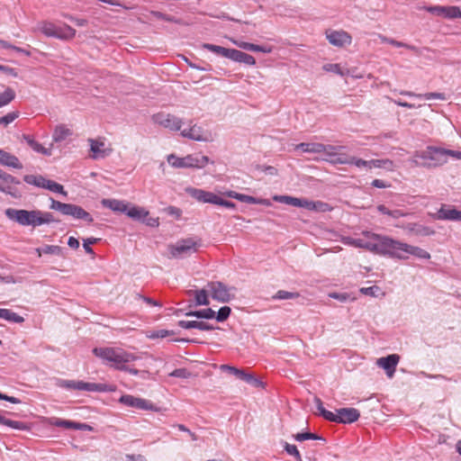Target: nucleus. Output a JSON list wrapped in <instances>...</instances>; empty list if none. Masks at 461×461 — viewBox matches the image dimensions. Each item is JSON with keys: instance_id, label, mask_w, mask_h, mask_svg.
<instances>
[{"instance_id": "obj_36", "label": "nucleus", "mask_w": 461, "mask_h": 461, "mask_svg": "<svg viewBox=\"0 0 461 461\" xmlns=\"http://www.w3.org/2000/svg\"><path fill=\"white\" fill-rule=\"evenodd\" d=\"M406 229L409 231L413 232L416 235H420V236H429V235L434 234V230H430L428 227L419 225L417 223H409L406 226Z\"/></svg>"}, {"instance_id": "obj_63", "label": "nucleus", "mask_w": 461, "mask_h": 461, "mask_svg": "<svg viewBox=\"0 0 461 461\" xmlns=\"http://www.w3.org/2000/svg\"><path fill=\"white\" fill-rule=\"evenodd\" d=\"M65 18L70 20L71 22H73L77 26H79V27H83V26H86L87 25L88 22L86 19H83V18H77V17H74L72 15H69V14H64L63 15Z\"/></svg>"}, {"instance_id": "obj_2", "label": "nucleus", "mask_w": 461, "mask_h": 461, "mask_svg": "<svg viewBox=\"0 0 461 461\" xmlns=\"http://www.w3.org/2000/svg\"><path fill=\"white\" fill-rule=\"evenodd\" d=\"M5 215L22 226L37 227L54 221L53 215L50 212H44L39 210L27 211L9 208L5 211Z\"/></svg>"}, {"instance_id": "obj_28", "label": "nucleus", "mask_w": 461, "mask_h": 461, "mask_svg": "<svg viewBox=\"0 0 461 461\" xmlns=\"http://www.w3.org/2000/svg\"><path fill=\"white\" fill-rule=\"evenodd\" d=\"M54 38L59 40H71L76 35V30L68 24L62 27H56Z\"/></svg>"}, {"instance_id": "obj_31", "label": "nucleus", "mask_w": 461, "mask_h": 461, "mask_svg": "<svg viewBox=\"0 0 461 461\" xmlns=\"http://www.w3.org/2000/svg\"><path fill=\"white\" fill-rule=\"evenodd\" d=\"M35 251L39 257H41L42 254L63 257V249L59 246L55 245H45L41 248H37Z\"/></svg>"}, {"instance_id": "obj_39", "label": "nucleus", "mask_w": 461, "mask_h": 461, "mask_svg": "<svg viewBox=\"0 0 461 461\" xmlns=\"http://www.w3.org/2000/svg\"><path fill=\"white\" fill-rule=\"evenodd\" d=\"M370 163V170L372 168H385L387 170H393L394 164L391 159H371Z\"/></svg>"}, {"instance_id": "obj_53", "label": "nucleus", "mask_w": 461, "mask_h": 461, "mask_svg": "<svg viewBox=\"0 0 461 461\" xmlns=\"http://www.w3.org/2000/svg\"><path fill=\"white\" fill-rule=\"evenodd\" d=\"M343 149V146L324 145V149H321V153H324L328 157L327 158H330L333 154Z\"/></svg>"}, {"instance_id": "obj_47", "label": "nucleus", "mask_w": 461, "mask_h": 461, "mask_svg": "<svg viewBox=\"0 0 461 461\" xmlns=\"http://www.w3.org/2000/svg\"><path fill=\"white\" fill-rule=\"evenodd\" d=\"M300 296L299 293L296 292H288L284 290H279L276 294L272 296L273 300H291L296 299Z\"/></svg>"}, {"instance_id": "obj_12", "label": "nucleus", "mask_w": 461, "mask_h": 461, "mask_svg": "<svg viewBox=\"0 0 461 461\" xmlns=\"http://www.w3.org/2000/svg\"><path fill=\"white\" fill-rule=\"evenodd\" d=\"M424 9L431 14L448 19L461 18V10L458 6H426Z\"/></svg>"}, {"instance_id": "obj_26", "label": "nucleus", "mask_w": 461, "mask_h": 461, "mask_svg": "<svg viewBox=\"0 0 461 461\" xmlns=\"http://www.w3.org/2000/svg\"><path fill=\"white\" fill-rule=\"evenodd\" d=\"M102 204L111 209L113 212H123L127 211L128 203H124L123 201L115 200V199H104L102 201Z\"/></svg>"}, {"instance_id": "obj_3", "label": "nucleus", "mask_w": 461, "mask_h": 461, "mask_svg": "<svg viewBox=\"0 0 461 461\" xmlns=\"http://www.w3.org/2000/svg\"><path fill=\"white\" fill-rule=\"evenodd\" d=\"M448 157H451V149L429 146L424 150L416 151L411 161L416 166L429 168L446 164Z\"/></svg>"}, {"instance_id": "obj_14", "label": "nucleus", "mask_w": 461, "mask_h": 461, "mask_svg": "<svg viewBox=\"0 0 461 461\" xmlns=\"http://www.w3.org/2000/svg\"><path fill=\"white\" fill-rule=\"evenodd\" d=\"M326 38L331 45L336 47H344L352 41L351 36L345 31H327Z\"/></svg>"}, {"instance_id": "obj_1", "label": "nucleus", "mask_w": 461, "mask_h": 461, "mask_svg": "<svg viewBox=\"0 0 461 461\" xmlns=\"http://www.w3.org/2000/svg\"><path fill=\"white\" fill-rule=\"evenodd\" d=\"M362 234L365 238L374 239L373 253L398 259L408 258L403 254L404 242L370 231H363Z\"/></svg>"}, {"instance_id": "obj_49", "label": "nucleus", "mask_w": 461, "mask_h": 461, "mask_svg": "<svg viewBox=\"0 0 461 461\" xmlns=\"http://www.w3.org/2000/svg\"><path fill=\"white\" fill-rule=\"evenodd\" d=\"M294 438L297 441H303V440H307V439L325 441V439L322 437H321L317 434L312 433V432L297 433L296 435H294Z\"/></svg>"}, {"instance_id": "obj_11", "label": "nucleus", "mask_w": 461, "mask_h": 461, "mask_svg": "<svg viewBox=\"0 0 461 461\" xmlns=\"http://www.w3.org/2000/svg\"><path fill=\"white\" fill-rule=\"evenodd\" d=\"M222 371H227L231 375H234L239 379L245 381L246 383L253 385L254 387H261L263 383L255 377L252 374L246 373L243 369H239L235 366L229 365H221L220 367Z\"/></svg>"}, {"instance_id": "obj_60", "label": "nucleus", "mask_w": 461, "mask_h": 461, "mask_svg": "<svg viewBox=\"0 0 461 461\" xmlns=\"http://www.w3.org/2000/svg\"><path fill=\"white\" fill-rule=\"evenodd\" d=\"M98 239L96 238H87L84 240L83 247L85 251L89 255H95V252L90 245L96 243Z\"/></svg>"}, {"instance_id": "obj_25", "label": "nucleus", "mask_w": 461, "mask_h": 461, "mask_svg": "<svg viewBox=\"0 0 461 461\" xmlns=\"http://www.w3.org/2000/svg\"><path fill=\"white\" fill-rule=\"evenodd\" d=\"M403 254L406 255L407 257H408V255H412L419 258H423V259L430 258V254L428 251H426L425 249H423L420 247L409 245L407 243H404Z\"/></svg>"}, {"instance_id": "obj_34", "label": "nucleus", "mask_w": 461, "mask_h": 461, "mask_svg": "<svg viewBox=\"0 0 461 461\" xmlns=\"http://www.w3.org/2000/svg\"><path fill=\"white\" fill-rule=\"evenodd\" d=\"M296 149L303 150V152L309 153H321V149H324V144L312 142V143H300L296 146Z\"/></svg>"}, {"instance_id": "obj_54", "label": "nucleus", "mask_w": 461, "mask_h": 461, "mask_svg": "<svg viewBox=\"0 0 461 461\" xmlns=\"http://www.w3.org/2000/svg\"><path fill=\"white\" fill-rule=\"evenodd\" d=\"M285 449L288 455L294 456L296 461H303L300 452L298 451L295 445L285 443Z\"/></svg>"}, {"instance_id": "obj_30", "label": "nucleus", "mask_w": 461, "mask_h": 461, "mask_svg": "<svg viewBox=\"0 0 461 461\" xmlns=\"http://www.w3.org/2000/svg\"><path fill=\"white\" fill-rule=\"evenodd\" d=\"M72 135V131L63 124L56 126L52 139L55 142H61Z\"/></svg>"}, {"instance_id": "obj_62", "label": "nucleus", "mask_w": 461, "mask_h": 461, "mask_svg": "<svg viewBox=\"0 0 461 461\" xmlns=\"http://www.w3.org/2000/svg\"><path fill=\"white\" fill-rule=\"evenodd\" d=\"M314 402H315V404H316V407H317V410L320 413V415H321L324 419H326L328 420V413H332L331 411H327L324 407H323V404H322V402L320 398H315L314 399Z\"/></svg>"}, {"instance_id": "obj_8", "label": "nucleus", "mask_w": 461, "mask_h": 461, "mask_svg": "<svg viewBox=\"0 0 461 461\" xmlns=\"http://www.w3.org/2000/svg\"><path fill=\"white\" fill-rule=\"evenodd\" d=\"M208 288L212 299L221 303H228L235 296L236 288L228 287L221 282H211Z\"/></svg>"}, {"instance_id": "obj_20", "label": "nucleus", "mask_w": 461, "mask_h": 461, "mask_svg": "<svg viewBox=\"0 0 461 461\" xmlns=\"http://www.w3.org/2000/svg\"><path fill=\"white\" fill-rule=\"evenodd\" d=\"M229 59L235 62L244 63L249 66H254L256 64V59L253 56L235 49H231Z\"/></svg>"}, {"instance_id": "obj_18", "label": "nucleus", "mask_w": 461, "mask_h": 461, "mask_svg": "<svg viewBox=\"0 0 461 461\" xmlns=\"http://www.w3.org/2000/svg\"><path fill=\"white\" fill-rule=\"evenodd\" d=\"M400 357L396 354L389 355L385 357H380L377 359L376 364L379 367L385 370V373L389 378H392L395 373L396 366L398 365Z\"/></svg>"}, {"instance_id": "obj_41", "label": "nucleus", "mask_w": 461, "mask_h": 461, "mask_svg": "<svg viewBox=\"0 0 461 461\" xmlns=\"http://www.w3.org/2000/svg\"><path fill=\"white\" fill-rule=\"evenodd\" d=\"M188 293L190 294H194L196 305H208L210 303L209 300H208L207 291L205 289L195 290V291L190 290Z\"/></svg>"}, {"instance_id": "obj_40", "label": "nucleus", "mask_w": 461, "mask_h": 461, "mask_svg": "<svg viewBox=\"0 0 461 461\" xmlns=\"http://www.w3.org/2000/svg\"><path fill=\"white\" fill-rule=\"evenodd\" d=\"M203 49H206L218 56H221L227 59L230 58V54L231 51V49H227L221 46L213 45L210 43L203 44Z\"/></svg>"}, {"instance_id": "obj_58", "label": "nucleus", "mask_w": 461, "mask_h": 461, "mask_svg": "<svg viewBox=\"0 0 461 461\" xmlns=\"http://www.w3.org/2000/svg\"><path fill=\"white\" fill-rule=\"evenodd\" d=\"M232 42L238 46L240 49L249 50V51H256L258 50V45L254 43H249L246 41H232Z\"/></svg>"}, {"instance_id": "obj_24", "label": "nucleus", "mask_w": 461, "mask_h": 461, "mask_svg": "<svg viewBox=\"0 0 461 461\" xmlns=\"http://www.w3.org/2000/svg\"><path fill=\"white\" fill-rule=\"evenodd\" d=\"M178 326L183 329H198L200 330H212L213 327L207 322L204 321H179Z\"/></svg>"}, {"instance_id": "obj_38", "label": "nucleus", "mask_w": 461, "mask_h": 461, "mask_svg": "<svg viewBox=\"0 0 461 461\" xmlns=\"http://www.w3.org/2000/svg\"><path fill=\"white\" fill-rule=\"evenodd\" d=\"M238 201L242 203H251V204H262L266 206H270L271 202L268 199L257 198L254 196L240 194V196L238 197Z\"/></svg>"}, {"instance_id": "obj_44", "label": "nucleus", "mask_w": 461, "mask_h": 461, "mask_svg": "<svg viewBox=\"0 0 461 461\" xmlns=\"http://www.w3.org/2000/svg\"><path fill=\"white\" fill-rule=\"evenodd\" d=\"M15 97V92L7 87L1 95H0V108L10 104Z\"/></svg>"}, {"instance_id": "obj_50", "label": "nucleus", "mask_w": 461, "mask_h": 461, "mask_svg": "<svg viewBox=\"0 0 461 461\" xmlns=\"http://www.w3.org/2000/svg\"><path fill=\"white\" fill-rule=\"evenodd\" d=\"M7 321L14 322V323H23L24 321V318L21 315L17 314L16 312L6 309L5 313V319Z\"/></svg>"}, {"instance_id": "obj_37", "label": "nucleus", "mask_w": 461, "mask_h": 461, "mask_svg": "<svg viewBox=\"0 0 461 461\" xmlns=\"http://www.w3.org/2000/svg\"><path fill=\"white\" fill-rule=\"evenodd\" d=\"M185 315L188 317H196L199 319L210 320V319H213L215 317V312L211 308H207V309L199 310V311H190V312H186Z\"/></svg>"}, {"instance_id": "obj_61", "label": "nucleus", "mask_w": 461, "mask_h": 461, "mask_svg": "<svg viewBox=\"0 0 461 461\" xmlns=\"http://www.w3.org/2000/svg\"><path fill=\"white\" fill-rule=\"evenodd\" d=\"M314 402H315V404H316V407H317V410L320 413V415H321L324 419H326L328 420V413H332L331 411H327L324 407H323V404H322V402L320 398H315L314 399Z\"/></svg>"}, {"instance_id": "obj_46", "label": "nucleus", "mask_w": 461, "mask_h": 461, "mask_svg": "<svg viewBox=\"0 0 461 461\" xmlns=\"http://www.w3.org/2000/svg\"><path fill=\"white\" fill-rule=\"evenodd\" d=\"M43 188L48 189L54 193L61 194L64 196H67V194H68L67 192L64 190L63 185H61L60 184L56 183L52 180L46 179Z\"/></svg>"}, {"instance_id": "obj_56", "label": "nucleus", "mask_w": 461, "mask_h": 461, "mask_svg": "<svg viewBox=\"0 0 461 461\" xmlns=\"http://www.w3.org/2000/svg\"><path fill=\"white\" fill-rule=\"evenodd\" d=\"M18 112L8 113L6 115L0 118V125L7 126L11 122H13L16 118H18Z\"/></svg>"}, {"instance_id": "obj_23", "label": "nucleus", "mask_w": 461, "mask_h": 461, "mask_svg": "<svg viewBox=\"0 0 461 461\" xmlns=\"http://www.w3.org/2000/svg\"><path fill=\"white\" fill-rule=\"evenodd\" d=\"M346 244L355 248L365 249L368 251H373L374 239H353L348 238L345 241Z\"/></svg>"}, {"instance_id": "obj_59", "label": "nucleus", "mask_w": 461, "mask_h": 461, "mask_svg": "<svg viewBox=\"0 0 461 461\" xmlns=\"http://www.w3.org/2000/svg\"><path fill=\"white\" fill-rule=\"evenodd\" d=\"M323 69L328 72H332L340 76L344 75V72L339 64L329 63L323 66Z\"/></svg>"}, {"instance_id": "obj_64", "label": "nucleus", "mask_w": 461, "mask_h": 461, "mask_svg": "<svg viewBox=\"0 0 461 461\" xmlns=\"http://www.w3.org/2000/svg\"><path fill=\"white\" fill-rule=\"evenodd\" d=\"M189 373L185 368H177L175 369L172 373H170V376L186 378L188 377Z\"/></svg>"}, {"instance_id": "obj_33", "label": "nucleus", "mask_w": 461, "mask_h": 461, "mask_svg": "<svg viewBox=\"0 0 461 461\" xmlns=\"http://www.w3.org/2000/svg\"><path fill=\"white\" fill-rule=\"evenodd\" d=\"M325 159L334 165H350L351 156L342 152V150H339L338 152L333 154L332 158Z\"/></svg>"}, {"instance_id": "obj_29", "label": "nucleus", "mask_w": 461, "mask_h": 461, "mask_svg": "<svg viewBox=\"0 0 461 461\" xmlns=\"http://www.w3.org/2000/svg\"><path fill=\"white\" fill-rule=\"evenodd\" d=\"M125 214H127L130 218H131L133 220L141 221L143 218H146L147 216H149V212L142 207H138V206L129 207V205H128Z\"/></svg>"}, {"instance_id": "obj_17", "label": "nucleus", "mask_w": 461, "mask_h": 461, "mask_svg": "<svg viewBox=\"0 0 461 461\" xmlns=\"http://www.w3.org/2000/svg\"><path fill=\"white\" fill-rule=\"evenodd\" d=\"M119 402L122 403L123 405L140 409V410H152L153 404L149 402V401L135 397L133 395L125 394L121 396Z\"/></svg>"}, {"instance_id": "obj_5", "label": "nucleus", "mask_w": 461, "mask_h": 461, "mask_svg": "<svg viewBox=\"0 0 461 461\" xmlns=\"http://www.w3.org/2000/svg\"><path fill=\"white\" fill-rule=\"evenodd\" d=\"M168 164L176 168H203L209 163L207 156L190 154L184 158H178L170 154L167 158Z\"/></svg>"}, {"instance_id": "obj_22", "label": "nucleus", "mask_w": 461, "mask_h": 461, "mask_svg": "<svg viewBox=\"0 0 461 461\" xmlns=\"http://www.w3.org/2000/svg\"><path fill=\"white\" fill-rule=\"evenodd\" d=\"M457 215L458 210L452 206L442 205L441 208L438 211L436 218L438 220L456 221Z\"/></svg>"}, {"instance_id": "obj_4", "label": "nucleus", "mask_w": 461, "mask_h": 461, "mask_svg": "<svg viewBox=\"0 0 461 461\" xmlns=\"http://www.w3.org/2000/svg\"><path fill=\"white\" fill-rule=\"evenodd\" d=\"M93 353L104 363H109L113 367L118 370L125 368V364H129L139 358L138 356L121 348H95Z\"/></svg>"}, {"instance_id": "obj_16", "label": "nucleus", "mask_w": 461, "mask_h": 461, "mask_svg": "<svg viewBox=\"0 0 461 461\" xmlns=\"http://www.w3.org/2000/svg\"><path fill=\"white\" fill-rule=\"evenodd\" d=\"M88 142L90 143V151L92 152L90 157L93 159L104 158L113 151L112 149L105 147L104 140L89 139Z\"/></svg>"}, {"instance_id": "obj_52", "label": "nucleus", "mask_w": 461, "mask_h": 461, "mask_svg": "<svg viewBox=\"0 0 461 461\" xmlns=\"http://www.w3.org/2000/svg\"><path fill=\"white\" fill-rule=\"evenodd\" d=\"M122 371H125V372H128L130 373L131 375H140V376L142 378V379H148L150 375L149 372V371H146V370H138L136 368H131L130 366H127V364H125V368H122Z\"/></svg>"}, {"instance_id": "obj_19", "label": "nucleus", "mask_w": 461, "mask_h": 461, "mask_svg": "<svg viewBox=\"0 0 461 461\" xmlns=\"http://www.w3.org/2000/svg\"><path fill=\"white\" fill-rule=\"evenodd\" d=\"M181 135L185 138L197 140V141H207L209 138L204 135L202 128L196 124L191 126L189 129H185L181 131Z\"/></svg>"}, {"instance_id": "obj_6", "label": "nucleus", "mask_w": 461, "mask_h": 461, "mask_svg": "<svg viewBox=\"0 0 461 461\" xmlns=\"http://www.w3.org/2000/svg\"><path fill=\"white\" fill-rule=\"evenodd\" d=\"M50 209L59 211L64 215L72 216L75 219L84 220L87 222L94 221L89 212L77 204L65 203L51 198Z\"/></svg>"}, {"instance_id": "obj_43", "label": "nucleus", "mask_w": 461, "mask_h": 461, "mask_svg": "<svg viewBox=\"0 0 461 461\" xmlns=\"http://www.w3.org/2000/svg\"><path fill=\"white\" fill-rule=\"evenodd\" d=\"M0 424H4L5 426H8L12 429H18V430H25L28 429V426L25 423H23L22 421H18V420H9L3 416L0 420Z\"/></svg>"}, {"instance_id": "obj_21", "label": "nucleus", "mask_w": 461, "mask_h": 461, "mask_svg": "<svg viewBox=\"0 0 461 461\" xmlns=\"http://www.w3.org/2000/svg\"><path fill=\"white\" fill-rule=\"evenodd\" d=\"M0 164L14 168H23V165L16 156L3 149L0 150Z\"/></svg>"}, {"instance_id": "obj_10", "label": "nucleus", "mask_w": 461, "mask_h": 461, "mask_svg": "<svg viewBox=\"0 0 461 461\" xmlns=\"http://www.w3.org/2000/svg\"><path fill=\"white\" fill-rule=\"evenodd\" d=\"M154 123L162 126L169 131H179L182 126V120L171 113H158L152 116Z\"/></svg>"}, {"instance_id": "obj_45", "label": "nucleus", "mask_w": 461, "mask_h": 461, "mask_svg": "<svg viewBox=\"0 0 461 461\" xmlns=\"http://www.w3.org/2000/svg\"><path fill=\"white\" fill-rule=\"evenodd\" d=\"M23 180L29 185H33L35 186L43 188L46 178L41 176L26 175L23 176Z\"/></svg>"}, {"instance_id": "obj_51", "label": "nucleus", "mask_w": 461, "mask_h": 461, "mask_svg": "<svg viewBox=\"0 0 461 461\" xmlns=\"http://www.w3.org/2000/svg\"><path fill=\"white\" fill-rule=\"evenodd\" d=\"M350 165H355L357 167H358L360 169H365L366 171L370 170L369 160H365V159L351 156Z\"/></svg>"}, {"instance_id": "obj_48", "label": "nucleus", "mask_w": 461, "mask_h": 461, "mask_svg": "<svg viewBox=\"0 0 461 461\" xmlns=\"http://www.w3.org/2000/svg\"><path fill=\"white\" fill-rule=\"evenodd\" d=\"M175 332L173 330H151L147 333V337L149 339H164L167 336L174 335Z\"/></svg>"}, {"instance_id": "obj_42", "label": "nucleus", "mask_w": 461, "mask_h": 461, "mask_svg": "<svg viewBox=\"0 0 461 461\" xmlns=\"http://www.w3.org/2000/svg\"><path fill=\"white\" fill-rule=\"evenodd\" d=\"M56 25L50 22H42L39 24L38 30L47 37H53L55 34Z\"/></svg>"}, {"instance_id": "obj_7", "label": "nucleus", "mask_w": 461, "mask_h": 461, "mask_svg": "<svg viewBox=\"0 0 461 461\" xmlns=\"http://www.w3.org/2000/svg\"><path fill=\"white\" fill-rule=\"evenodd\" d=\"M59 387L68 390H78L87 392H112L113 388L105 384L86 383L83 381L59 379L57 384Z\"/></svg>"}, {"instance_id": "obj_57", "label": "nucleus", "mask_w": 461, "mask_h": 461, "mask_svg": "<svg viewBox=\"0 0 461 461\" xmlns=\"http://www.w3.org/2000/svg\"><path fill=\"white\" fill-rule=\"evenodd\" d=\"M389 44H391V45H393L394 47H398V48H406V49H408L410 50L414 51L417 54H420V50L417 47L413 46V45H409L407 43H404V42H402V41H398L393 40V39L390 40Z\"/></svg>"}, {"instance_id": "obj_13", "label": "nucleus", "mask_w": 461, "mask_h": 461, "mask_svg": "<svg viewBox=\"0 0 461 461\" xmlns=\"http://www.w3.org/2000/svg\"><path fill=\"white\" fill-rule=\"evenodd\" d=\"M196 242L193 239L184 240L171 247L173 257H183L196 251Z\"/></svg>"}, {"instance_id": "obj_15", "label": "nucleus", "mask_w": 461, "mask_h": 461, "mask_svg": "<svg viewBox=\"0 0 461 461\" xmlns=\"http://www.w3.org/2000/svg\"><path fill=\"white\" fill-rule=\"evenodd\" d=\"M185 193L200 203L216 204L218 199V195L212 192L190 186L185 188Z\"/></svg>"}, {"instance_id": "obj_35", "label": "nucleus", "mask_w": 461, "mask_h": 461, "mask_svg": "<svg viewBox=\"0 0 461 461\" xmlns=\"http://www.w3.org/2000/svg\"><path fill=\"white\" fill-rule=\"evenodd\" d=\"M401 94L404 95H408V96H415L418 98H423L425 100H431V99L446 100V96L442 93L415 94V93L410 92V91H402V92H401Z\"/></svg>"}, {"instance_id": "obj_55", "label": "nucleus", "mask_w": 461, "mask_h": 461, "mask_svg": "<svg viewBox=\"0 0 461 461\" xmlns=\"http://www.w3.org/2000/svg\"><path fill=\"white\" fill-rule=\"evenodd\" d=\"M230 312L231 310L229 306H223L218 311L214 318H216L218 321H224L229 318Z\"/></svg>"}, {"instance_id": "obj_9", "label": "nucleus", "mask_w": 461, "mask_h": 461, "mask_svg": "<svg viewBox=\"0 0 461 461\" xmlns=\"http://www.w3.org/2000/svg\"><path fill=\"white\" fill-rule=\"evenodd\" d=\"M328 420L338 423H353L360 417V412L355 408H341L337 410V413H328Z\"/></svg>"}, {"instance_id": "obj_27", "label": "nucleus", "mask_w": 461, "mask_h": 461, "mask_svg": "<svg viewBox=\"0 0 461 461\" xmlns=\"http://www.w3.org/2000/svg\"><path fill=\"white\" fill-rule=\"evenodd\" d=\"M12 184L18 185L20 181L0 169V191L9 193L8 189Z\"/></svg>"}, {"instance_id": "obj_32", "label": "nucleus", "mask_w": 461, "mask_h": 461, "mask_svg": "<svg viewBox=\"0 0 461 461\" xmlns=\"http://www.w3.org/2000/svg\"><path fill=\"white\" fill-rule=\"evenodd\" d=\"M24 140H26L27 144L36 152L50 156L51 155V149L44 148L41 143L34 140L31 136L24 135Z\"/></svg>"}]
</instances>
